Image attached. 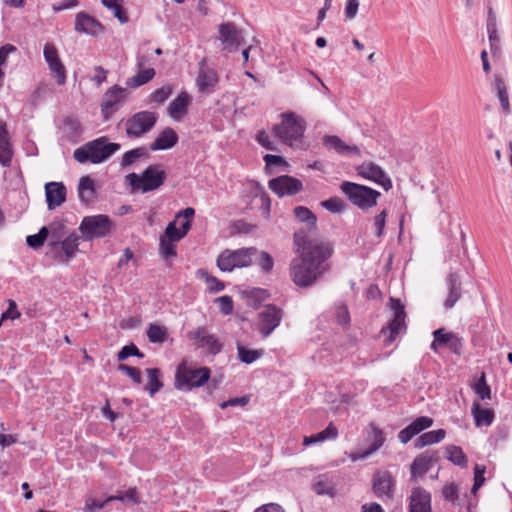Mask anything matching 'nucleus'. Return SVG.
Here are the masks:
<instances>
[{
  "instance_id": "nucleus-1",
  "label": "nucleus",
  "mask_w": 512,
  "mask_h": 512,
  "mask_svg": "<svg viewBox=\"0 0 512 512\" xmlns=\"http://www.w3.org/2000/svg\"><path fill=\"white\" fill-rule=\"evenodd\" d=\"M294 243L300 256L290 263V278L300 288L311 287L327 270L325 262L331 256L332 249L327 243L307 242L300 233H295Z\"/></svg>"
},
{
  "instance_id": "nucleus-2",
  "label": "nucleus",
  "mask_w": 512,
  "mask_h": 512,
  "mask_svg": "<svg viewBox=\"0 0 512 512\" xmlns=\"http://www.w3.org/2000/svg\"><path fill=\"white\" fill-rule=\"evenodd\" d=\"M120 148L121 145L119 143H109L106 137H100L77 148L73 153V157L79 163L89 161L98 164L106 161Z\"/></svg>"
},
{
  "instance_id": "nucleus-3",
  "label": "nucleus",
  "mask_w": 512,
  "mask_h": 512,
  "mask_svg": "<svg viewBox=\"0 0 512 512\" xmlns=\"http://www.w3.org/2000/svg\"><path fill=\"white\" fill-rule=\"evenodd\" d=\"M166 180V172L161 165H150L140 175L130 173L126 175L125 181L130 186L131 191H141L146 193L161 187Z\"/></svg>"
},
{
  "instance_id": "nucleus-4",
  "label": "nucleus",
  "mask_w": 512,
  "mask_h": 512,
  "mask_svg": "<svg viewBox=\"0 0 512 512\" xmlns=\"http://www.w3.org/2000/svg\"><path fill=\"white\" fill-rule=\"evenodd\" d=\"M210 369L207 367L191 368L181 363L175 374V387L178 390H191L201 387L210 379Z\"/></svg>"
},
{
  "instance_id": "nucleus-5",
  "label": "nucleus",
  "mask_w": 512,
  "mask_h": 512,
  "mask_svg": "<svg viewBox=\"0 0 512 512\" xmlns=\"http://www.w3.org/2000/svg\"><path fill=\"white\" fill-rule=\"evenodd\" d=\"M341 191L358 208L367 210L377 204L381 193L368 186L345 181L341 184Z\"/></svg>"
},
{
  "instance_id": "nucleus-6",
  "label": "nucleus",
  "mask_w": 512,
  "mask_h": 512,
  "mask_svg": "<svg viewBox=\"0 0 512 512\" xmlns=\"http://www.w3.org/2000/svg\"><path fill=\"white\" fill-rule=\"evenodd\" d=\"M281 118V123L275 125L273 131L282 142L292 146L303 136L305 122L293 112L282 113Z\"/></svg>"
},
{
  "instance_id": "nucleus-7",
  "label": "nucleus",
  "mask_w": 512,
  "mask_h": 512,
  "mask_svg": "<svg viewBox=\"0 0 512 512\" xmlns=\"http://www.w3.org/2000/svg\"><path fill=\"white\" fill-rule=\"evenodd\" d=\"M255 247H244L236 250L226 249L217 258V266L223 272H231L235 268H244L253 264Z\"/></svg>"
},
{
  "instance_id": "nucleus-8",
  "label": "nucleus",
  "mask_w": 512,
  "mask_h": 512,
  "mask_svg": "<svg viewBox=\"0 0 512 512\" xmlns=\"http://www.w3.org/2000/svg\"><path fill=\"white\" fill-rule=\"evenodd\" d=\"M158 115L151 111H140L127 119L126 134L129 138H139L149 132L156 124Z\"/></svg>"
},
{
  "instance_id": "nucleus-9",
  "label": "nucleus",
  "mask_w": 512,
  "mask_h": 512,
  "mask_svg": "<svg viewBox=\"0 0 512 512\" xmlns=\"http://www.w3.org/2000/svg\"><path fill=\"white\" fill-rule=\"evenodd\" d=\"M112 227V223L107 215L99 214L86 216L80 224V231L86 240L106 236Z\"/></svg>"
},
{
  "instance_id": "nucleus-10",
  "label": "nucleus",
  "mask_w": 512,
  "mask_h": 512,
  "mask_svg": "<svg viewBox=\"0 0 512 512\" xmlns=\"http://www.w3.org/2000/svg\"><path fill=\"white\" fill-rule=\"evenodd\" d=\"M79 239L80 237L77 234L72 233L57 244L55 242H48L47 255H51L58 262L67 263L78 251Z\"/></svg>"
},
{
  "instance_id": "nucleus-11",
  "label": "nucleus",
  "mask_w": 512,
  "mask_h": 512,
  "mask_svg": "<svg viewBox=\"0 0 512 512\" xmlns=\"http://www.w3.org/2000/svg\"><path fill=\"white\" fill-rule=\"evenodd\" d=\"M283 310L276 305H265L258 313L257 330L263 338H267L280 325Z\"/></svg>"
},
{
  "instance_id": "nucleus-12",
  "label": "nucleus",
  "mask_w": 512,
  "mask_h": 512,
  "mask_svg": "<svg viewBox=\"0 0 512 512\" xmlns=\"http://www.w3.org/2000/svg\"><path fill=\"white\" fill-rule=\"evenodd\" d=\"M389 307L393 311V319L390 321L387 327H383L381 333L386 334L389 332L387 344H391L402 329H405V317L406 313L404 310V305L401 303L399 299L390 298L389 299Z\"/></svg>"
},
{
  "instance_id": "nucleus-13",
  "label": "nucleus",
  "mask_w": 512,
  "mask_h": 512,
  "mask_svg": "<svg viewBox=\"0 0 512 512\" xmlns=\"http://www.w3.org/2000/svg\"><path fill=\"white\" fill-rule=\"evenodd\" d=\"M128 91L120 86L109 88L103 96L101 112L105 120L109 119L124 103Z\"/></svg>"
},
{
  "instance_id": "nucleus-14",
  "label": "nucleus",
  "mask_w": 512,
  "mask_h": 512,
  "mask_svg": "<svg viewBox=\"0 0 512 512\" xmlns=\"http://www.w3.org/2000/svg\"><path fill=\"white\" fill-rule=\"evenodd\" d=\"M219 83L217 71L208 66L205 59L199 62V70L196 78V86L202 94H212L216 91Z\"/></svg>"
},
{
  "instance_id": "nucleus-15",
  "label": "nucleus",
  "mask_w": 512,
  "mask_h": 512,
  "mask_svg": "<svg viewBox=\"0 0 512 512\" xmlns=\"http://www.w3.org/2000/svg\"><path fill=\"white\" fill-rule=\"evenodd\" d=\"M356 171L359 176L375 182L385 191H388L392 188V181L390 177L379 165L373 162H363L361 165L357 166Z\"/></svg>"
},
{
  "instance_id": "nucleus-16",
  "label": "nucleus",
  "mask_w": 512,
  "mask_h": 512,
  "mask_svg": "<svg viewBox=\"0 0 512 512\" xmlns=\"http://www.w3.org/2000/svg\"><path fill=\"white\" fill-rule=\"evenodd\" d=\"M268 187L279 197L293 196L303 189L302 182L289 175H281L269 181Z\"/></svg>"
},
{
  "instance_id": "nucleus-17",
  "label": "nucleus",
  "mask_w": 512,
  "mask_h": 512,
  "mask_svg": "<svg viewBox=\"0 0 512 512\" xmlns=\"http://www.w3.org/2000/svg\"><path fill=\"white\" fill-rule=\"evenodd\" d=\"M43 54L51 74L56 78L57 84L64 85L66 82V69L59 58L55 45L46 43Z\"/></svg>"
},
{
  "instance_id": "nucleus-18",
  "label": "nucleus",
  "mask_w": 512,
  "mask_h": 512,
  "mask_svg": "<svg viewBox=\"0 0 512 512\" xmlns=\"http://www.w3.org/2000/svg\"><path fill=\"white\" fill-rule=\"evenodd\" d=\"M188 337L194 340L198 347L207 348L212 355H216L222 350V343L215 335L209 334L205 327H198L196 330L189 332Z\"/></svg>"
},
{
  "instance_id": "nucleus-19",
  "label": "nucleus",
  "mask_w": 512,
  "mask_h": 512,
  "mask_svg": "<svg viewBox=\"0 0 512 512\" xmlns=\"http://www.w3.org/2000/svg\"><path fill=\"white\" fill-rule=\"evenodd\" d=\"M219 37L225 49L236 50L242 43L243 37L239 29L232 22L222 23L218 26Z\"/></svg>"
},
{
  "instance_id": "nucleus-20",
  "label": "nucleus",
  "mask_w": 512,
  "mask_h": 512,
  "mask_svg": "<svg viewBox=\"0 0 512 512\" xmlns=\"http://www.w3.org/2000/svg\"><path fill=\"white\" fill-rule=\"evenodd\" d=\"M433 423L434 421L431 417H417L407 427L398 433V439L402 444H407L413 437L432 427Z\"/></svg>"
},
{
  "instance_id": "nucleus-21",
  "label": "nucleus",
  "mask_w": 512,
  "mask_h": 512,
  "mask_svg": "<svg viewBox=\"0 0 512 512\" xmlns=\"http://www.w3.org/2000/svg\"><path fill=\"white\" fill-rule=\"evenodd\" d=\"M75 30L79 33H85L96 36L103 32V25L93 16L85 12H79L75 17Z\"/></svg>"
},
{
  "instance_id": "nucleus-22",
  "label": "nucleus",
  "mask_w": 512,
  "mask_h": 512,
  "mask_svg": "<svg viewBox=\"0 0 512 512\" xmlns=\"http://www.w3.org/2000/svg\"><path fill=\"white\" fill-rule=\"evenodd\" d=\"M409 512H432L431 496L425 489L417 487L412 490L409 497Z\"/></svg>"
},
{
  "instance_id": "nucleus-23",
  "label": "nucleus",
  "mask_w": 512,
  "mask_h": 512,
  "mask_svg": "<svg viewBox=\"0 0 512 512\" xmlns=\"http://www.w3.org/2000/svg\"><path fill=\"white\" fill-rule=\"evenodd\" d=\"M45 194L50 210L60 206L66 200V187L61 182H49L45 185Z\"/></svg>"
},
{
  "instance_id": "nucleus-24",
  "label": "nucleus",
  "mask_w": 512,
  "mask_h": 512,
  "mask_svg": "<svg viewBox=\"0 0 512 512\" xmlns=\"http://www.w3.org/2000/svg\"><path fill=\"white\" fill-rule=\"evenodd\" d=\"M13 154L7 124L2 118H0V164L3 167H10L12 164Z\"/></svg>"
},
{
  "instance_id": "nucleus-25",
  "label": "nucleus",
  "mask_w": 512,
  "mask_h": 512,
  "mask_svg": "<svg viewBox=\"0 0 512 512\" xmlns=\"http://www.w3.org/2000/svg\"><path fill=\"white\" fill-rule=\"evenodd\" d=\"M393 480L389 472H377L373 477V491L377 497L392 498Z\"/></svg>"
},
{
  "instance_id": "nucleus-26",
  "label": "nucleus",
  "mask_w": 512,
  "mask_h": 512,
  "mask_svg": "<svg viewBox=\"0 0 512 512\" xmlns=\"http://www.w3.org/2000/svg\"><path fill=\"white\" fill-rule=\"evenodd\" d=\"M192 103V97L186 92H181L169 105L168 114L174 120H180L188 111Z\"/></svg>"
},
{
  "instance_id": "nucleus-27",
  "label": "nucleus",
  "mask_w": 512,
  "mask_h": 512,
  "mask_svg": "<svg viewBox=\"0 0 512 512\" xmlns=\"http://www.w3.org/2000/svg\"><path fill=\"white\" fill-rule=\"evenodd\" d=\"M178 142L177 133L170 127L165 128L150 144V150H167L175 146Z\"/></svg>"
},
{
  "instance_id": "nucleus-28",
  "label": "nucleus",
  "mask_w": 512,
  "mask_h": 512,
  "mask_svg": "<svg viewBox=\"0 0 512 512\" xmlns=\"http://www.w3.org/2000/svg\"><path fill=\"white\" fill-rule=\"evenodd\" d=\"M476 427H488L495 418L494 411L490 408H484L479 402H474L471 408Z\"/></svg>"
},
{
  "instance_id": "nucleus-29",
  "label": "nucleus",
  "mask_w": 512,
  "mask_h": 512,
  "mask_svg": "<svg viewBox=\"0 0 512 512\" xmlns=\"http://www.w3.org/2000/svg\"><path fill=\"white\" fill-rule=\"evenodd\" d=\"M78 195L82 203L89 204L96 198L95 182L90 176L80 178L78 185Z\"/></svg>"
},
{
  "instance_id": "nucleus-30",
  "label": "nucleus",
  "mask_w": 512,
  "mask_h": 512,
  "mask_svg": "<svg viewBox=\"0 0 512 512\" xmlns=\"http://www.w3.org/2000/svg\"><path fill=\"white\" fill-rule=\"evenodd\" d=\"M446 436V430L438 429L422 433L415 441L414 447L421 449L425 446L436 444L443 440Z\"/></svg>"
},
{
  "instance_id": "nucleus-31",
  "label": "nucleus",
  "mask_w": 512,
  "mask_h": 512,
  "mask_svg": "<svg viewBox=\"0 0 512 512\" xmlns=\"http://www.w3.org/2000/svg\"><path fill=\"white\" fill-rule=\"evenodd\" d=\"M323 143L328 149H333L340 154L358 153L359 151L356 146L347 145L335 135H326L323 139Z\"/></svg>"
},
{
  "instance_id": "nucleus-32",
  "label": "nucleus",
  "mask_w": 512,
  "mask_h": 512,
  "mask_svg": "<svg viewBox=\"0 0 512 512\" xmlns=\"http://www.w3.org/2000/svg\"><path fill=\"white\" fill-rule=\"evenodd\" d=\"M370 427H371L370 438L373 441L372 445L367 450H365L362 454H360L359 456H353L352 457L353 460L364 459V458L368 457L369 455H371L372 453H374L375 451H377L383 445L385 438H384L382 430H380L373 424H371Z\"/></svg>"
},
{
  "instance_id": "nucleus-33",
  "label": "nucleus",
  "mask_w": 512,
  "mask_h": 512,
  "mask_svg": "<svg viewBox=\"0 0 512 512\" xmlns=\"http://www.w3.org/2000/svg\"><path fill=\"white\" fill-rule=\"evenodd\" d=\"M45 227L48 229V242L57 244L68 235L67 228L62 220H55Z\"/></svg>"
},
{
  "instance_id": "nucleus-34",
  "label": "nucleus",
  "mask_w": 512,
  "mask_h": 512,
  "mask_svg": "<svg viewBox=\"0 0 512 512\" xmlns=\"http://www.w3.org/2000/svg\"><path fill=\"white\" fill-rule=\"evenodd\" d=\"M494 84L495 89L497 91V96L500 101L501 107L505 114L510 113V104H509V97L507 92L506 84L503 80V78L500 75L494 76Z\"/></svg>"
},
{
  "instance_id": "nucleus-35",
  "label": "nucleus",
  "mask_w": 512,
  "mask_h": 512,
  "mask_svg": "<svg viewBox=\"0 0 512 512\" xmlns=\"http://www.w3.org/2000/svg\"><path fill=\"white\" fill-rule=\"evenodd\" d=\"M253 264H257L264 273H270L274 267V259L268 252L256 248Z\"/></svg>"
},
{
  "instance_id": "nucleus-36",
  "label": "nucleus",
  "mask_w": 512,
  "mask_h": 512,
  "mask_svg": "<svg viewBox=\"0 0 512 512\" xmlns=\"http://www.w3.org/2000/svg\"><path fill=\"white\" fill-rule=\"evenodd\" d=\"M434 340L430 345V348L435 353H443L448 349V332L445 328L437 329L433 332Z\"/></svg>"
},
{
  "instance_id": "nucleus-37",
  "label": "nucleus",
  "mask_w": 512,
  "mask_h": 512,
  "mask_svg": "<svg viewBox=\"0 0 512 512\" xmlns=\"http://www.w3.org/2000/svg\"><path fill=\"white\" fill-rule=\"evenodd\" d=\"M432 466L430 457L421 455L415 458L411 465V474L414 477H422Z\"/></svg>"
},
{
  "instance_id": "nucleus-38",
  "label": "nucleus",
  "mask_w": 512,
  "mask_h": 512,
  "mask_svg": "<svg viewBox=\"0 0 512 512\" xmlns=\"http://www.w3.org/2000/svg\"><path fill=\"white\" fill-rule=\"evenodd\" d=\"M148 375V382L145 386V390H147L151 396L157 393L162 387L163 384L160 381V370L158 368H148L146 369Z\"/></svg>"
},
{
  "instance_id": "nucleus-39",
  "label": "nucleus",
  "mask_w": 512,
  "mask_h": 512,
  "mask_svg": "<svg viewBox=\"0 0 512 512\" xmlns=\"http://www.w3.org/2000/svg\"><path fill=\"white\" fill-rule=\"evenodd\" d=\"M293 213L298 221L307 223L309 228L316 227L317 218L307 207L297 206L294 208Z\"/></svg>"
},
{
  "instance_id": "nucleus-40",
  "label": "nucleus",
  "mask_w": 512,
  "mask_h": 512,
  "mask_svg": "<svg viewBox=\"0 0 512 512\" xmlns=\"http://www.w3.org/2000/svg\"><path fill=\"white\" fill-rule=\"evenodd\" d=\"M155 75L153 68L140 70L135 76L127 79V85L129 87H139L149 82Z\"/></svg>"
},
{
  "instance_id": "nucleus-41",
  "label": "nucleus",
  "mask_w": 512,
  "mask_h": 512,
  "mask_svg": "<svg viewBox=\"0 0 512 512\" xmlns=\"http://www.w3.org/2000/svg\"><path fill=\"white\" fill-rule=\"evenodd\" d=\"M148 156L149 153L145 147H138L124 153L120 164L122 167H127L132 165L136 160L147 158Z\"/></svg>"
},
{
  "instance_id": "nucleus-42",
  "label": "nucleus",
  "mask_w": 512,
  "mask_h": 512,
  "mask_svg": "<svg viewBox=\"0 0 512 512\" xmlns=\"http://www.w3.org/2000/svg\"><path fill=\"white\" fill-rule=\"evenodd\" d=\"M147 337L152 343H163L167 338V330L163 326L150 324L147 330Z\"/></svg>"
},
{
  "instance_id": "nucleus-43",
  "label": "nucleus",
  "mask_w": 512,
  "mask_h": 512,
  "mask_svg": "<svg viewBox=\"0 0 512 512\" xmlns=\"http://www.w3.org/2000/svg\"><path fill=\"white\" fill-rule=\"evenodd\" d=\"M461 280L458 274H450V308L461 298Z\"/></svg>"
},
{
  "instance_id": "nucleus-44",
  "label": "nucleus",
  "mask_w": 512,
  "mask_h": 512,
  "mask_svg": "<svg viewBox=\"0 0 512 512\" xmlns=\"http://www.w3.org/2000/svg\"><path fill=\"white\" fill-rule=\"evenodd\" d=\"M237 352L240 361L246 364L255 362L263 354L262 350H250L241 345L237 346Z\"/></svg>"
},
{
  "instance_id": "nucleus-45",
  "label": "nucleus",
  "mask_w": 512,
  "mask_h": 512,
  "mask_svg": "<svg viewBox=\"0 0 512 512\" xmlns=\"http://www.w3.org/2000/svg\"><path fill=\"white\" fill-rule=\"evenodd\" d=\"M461 502L465 504L466 512H472V503L468 495L465 494L463 498H460L457 486L454 483H450V506L460 505Z\"/></svg>"
},
{
  "instance_id": "nucleus-46",
  "label": "nucleus",
  "mask_w": 512,
  "mask_h": 512,
  "mask_svg": "<svg viewBox=\"0 0 512 512\" xmlns=\"http://www.w3.org/2000/svg\"><path fill=\"white\" fill-rule=\"evenodd\" d=\"M173 86L170 84L164 85L154 92H152L149 96L151 103L162 104L165 102L170 95L172 94Z\"/></svg>"
},
{
  "instance_id": "nucleus-47",
  "label": "nucleus",
  "mask_w": 512,
  "mask_h": 512,
  "mask_svg": "<svg viewBox=\"0 0 512 512\" xmlns=\"http://www.w3.org/2000/svg\"><path fill=\"white\" fill-rule=\"evenodd\" d=\"M107 501H121L123 503L136 504L138 502L137 489L133 487L125 492H119L117 495L107 497Z\"/></svg>"
},
{
  "instance_id": "nucleus-48",
  "label": "nucleus",
  "mask_w": 512,
  "mask_h": 512,
  "mask_svg": "<svg viewBox=\"0 0 512 512\" xmlns=\"http://www.w3.org/2000/svg\"><path fill=\"white\" fill-rule=\"evenodd\" d=\"M48 238V229L42 227L37 234L28 235L26 237V243L32 249L40 248Z\"/></svg>"
},
{
  "instance_id": "nucleus-49",
  "label": "nucleus",
  "mask_w": 512,
  "mask_h": 512,
  "mask_svg": "<svg viewBox=\"0 0 512 512\" xmlns=\"http://www.w3.org/2000/svg\"><path fill=\"white\" fill-rule=\"evenodd\" d=\"M159 246H160V254L163 258L169 259L174 258L177 255L176 252V242L171 241L169 239L163 238L160 236L159 238Z\"/></svg>"
},
{
  "instance_id": "nucleus-50",
  "label": "nucleus",
  "mask_w": 512,
  "mask_h": 512,
  "mask_svg": "<svg viewBox=\"0 0 512 512\" xmlns=\"http://www.w3.org/2000/svg\"><path fill=\"white\" fill-rule=\"evenodd\" d=\"M450 462L461 468L468 466L467 456L460 447L454 445H450Z\"/></svg>"
},
{
  "instance_id": "nucleus-51",
  "label": "nucleus",
  "mask_w": 512,
  "mask_h": 512,
  "mask_svg": "<svg viewBox=\"0 0 512 512\" xmlns=\"http://www.w3.org/2000/svg\"><path fill=\"white\" fill-rule=\"evenodd\" d=\"M474 390L481 400L491 398V389L486 382V376L484 372L481 374V377L475 383Z\"/></svg>"
},
{
  "instance_id": "nucleus-52",
  "label": "nucleus",
  "mask_w": 512,
  "mask_h": 512,
  "mask_svg": "<svg viewBox=\"0 0 512 512\" xmlns=\"http://www.w3.org/2000/svg\"><path fill=\"white\" fill-rule=\"evenodd\" d=\"M130 356H136L138 358H143L144 354L138 349V347L131 343L129 345H125L117 354L118 361H124Z\"/></svg>"
},
{
  "instance_id": "nucleus-53",
  "label": "nucleus",
  "mask_w": 512,
  "mask_h": 512,
  "mask_svg": "<svg viewBox=\"0 0 512 512\" xmlns=\"http://www.w3.org/2000/svg\"><path fill=\"white\" fill-rule=\"evenodd\" d=\"M322 206L332 213H340L346 208L344 201L338 197H331L323 201Z\"/></svg>"
},
{
  "instance_id": "nucleus-54",
  "label": "nucleus",
  "mask_w": 512,
  "mask_h": 512,
  "mask_svg": "<svg viewBox=\"0 0 512 512\" xmlns=\"http://www.w3.org/2000/svg\"><path fill=\"white\" fill-rule=\"evenodd\" d=\"M387 215V210L383 209L374 217L373 227L375 229V236L377 238H381L384 235V228L386 224Z\"/></svg>"
},
{
  "instance_id": "nucleus-55",
  "label": "nucleus",
  "mask_w": 512,
  "mask_h": 512,
  "mask_svg": "<svg viewBox=\"0 0 512 512\" xmlns=\"http://www.w3.org/2000/svg\"><path fill=\"white\" fill-rule=\"evenodd\" d=\"M485 466L476 464L474 467V483L471 489V492L475 495L477 490L484 484L485 482Z\"/></svg>"
},
{
  "instance_id": "nucleus-56",
  "label": "nucleus",
  "mask_w": 512,
  "mask_h": 512,
  "mask_svg": "<svg viewBox=\"0 0 512 512\" xmlns=\"http://www.w3.org/2000/svg\"><path fill=\"white\" fill-rule=\"evenodd\" d=\"M161 237L169 239L174 242H178L183 238V235L180 229L176 227L175 221H172L167 225L165 232L163 235H161Z\"/></svg>"
},
{
  "instance_id": "nucleus-57",
  "label": "nucleus",
  "mask_w": 512,
  "mask_h": 512,
  "mask_svg": "<svg viewBox=\"0 0 512 512\" xmlns=\"http://www.w3.org/2000/svg\"><path fill=\"white\" fill-rule=\"evenodd\" d=\"M118 370L126 373L133 380L134 383L140 384L142 382L141 371L138 368L128 366L126 364H120L118 366Z\"/></svg>"
},
{
  "instance_id": "nucleus-58",
  "label": "nucleus",
  "mask_w": 512,
  "mask_h": 512,
  "mask_svg": "<svg viewBox=\"0 0 512 512\" xmlns=\"http://www.w3.org/2000/svg\"><path fill=\"white\" fill-rule=\"evenodd\" d=\"M204 276L210 292L217 293L225 288L224 283L218 280L216 277L211 276L206 272L204 273Z\"/></svg>"
},
{
  "instance_id": "nucleus-59",
  "label": "nucleus",
  "mask_w": 512,
  "mask_h": 512,
  "mask_svg": "<svg viewBox=\"0 0 512 512\" xmlns=\"http://www.w3.org/2000/svg\"><path fill=\"white\" fill-rule=\"evenodd\" d=\"M109 502L110 501H107V498L103 502H99V501L89 497L85 500V505H84L83 510H84V512H95L97 510L105 508Z\"/></svg>"
},
{
  "instance_id": "nucleus-60",
  "label": "nucleus",
  "mask_w": 512,
  "mask_h": 512,
  "mask_svg": "<svg viewBox=\"0 0 512 512\" xmlns=\"http://www.w3.org/2000/svg\"><path fill=\"white\" fill-rule=\"evenodd\" d=\"M216 303H218L219 309L224 315H229L233 311V300L230 296L218 297Z\"/></svg>"
},
{
  "instance_id": "nucleus-61",
  "label": "nucleus",
  "mask_w": 512,
  "mask_h": 512,
  "mask_svg": "<svg viewBox=\"0 0 512 512\" xmlns=\"http://www.w3.org/2000/svg\"><path fill=\"white\" fill-rule=\"evenodd\" d=\"M64 126L69 131V133L73 136H79L81 134L82 128L81 123L72 117H68L64 120Z\"/></svg>"
},
{
  "instance_id": "nucleus-62",
  "label": "nucleus",
  "mask_w": 512,
  "mask_h": 512,
  "mask_svg": "<svg viewBox=\"0 0 512 512\" xmlns=\"http://www.w3.org/2000/svg\"><path fill=\"white\" fill-rule=\"evenodd\" d=\"M257 142L267 150H277L274 142L270 139V136L265 131H258L256 135Z\"/></svg>"
},
{
  "instance_id": "nucleus-63",
  "label": "nucleus",
  "mask_w": 512,
  "mask_h": 512,
  "mask_svg": "<svg viewBox=\"0 0 512 512\" xmlns=\"http://www.w3.org/2000/svg\"><path fill=\"white\" fill-rule=\"evenodd\" d=\"M336 318L337 322L342 326H346L350 323V315L346 305L341 304L336 307Z\"/></svg>"
},
{
  "instance_id": "nucleus-64",
  "label": "nucleus",
  "mask_w": 512,
  "mask_h": 512,
  "mask_svg": "<svg viewBox=\"0 0 512 512\" xmlns=\"http://www.w3.org/2000/svg\"><path fill=\"white\" fill-rule=\"evenodd\" d=\"M254 512H285L282 506H280L277 503H268L264 504L257 509H255Z\"/></svg>"
}]
</instances>
